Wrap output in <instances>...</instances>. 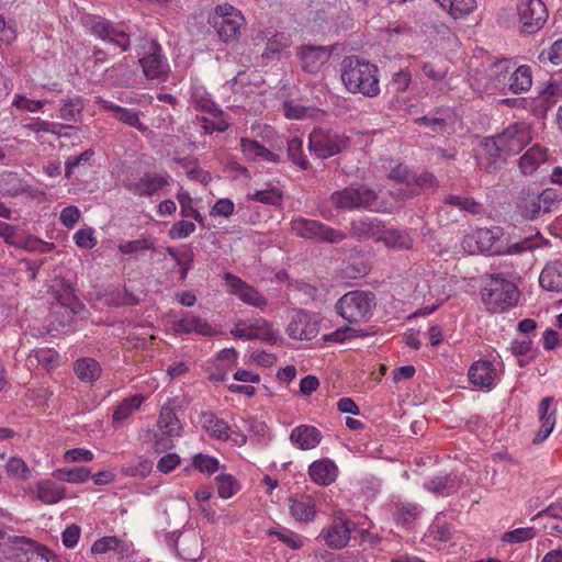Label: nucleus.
<instances>
[{"label": "nucleus", "mask_w": 562, "mask_h": 562, "mask_svg": "<svg viewBox=\"0 0 562 562\" xmlns=\"http://www.w3.org/2000/svg\"><path fill=\"white\" fill-rule=\"evenodd\" d=\"M217 494L223 499H228L240 490V484L232 474H221L215 477Z\"/></svg>", "instance_id": "obj_45"}, {"label": "nucleus", "mask_w": 562, "mask_h": 562, "mask_svg": "<svg viewBox=\"0 0 562 562\" xmlns=\"http://www.w3.org/2000/svg\"><path fill=\"white\" fill-rule=\"evenodd\" d=\"M559 204V195L554 189L539 191V214L550 213Z\"/></svg>", "instance_id": "obj_57"}, {"label": "nucleus", "mask_w": 562, "mask_h": 562, "mask_svg": "<svg viewBox=\"0 0 562 562\" xmlns=\"http://www.w3.org/2000/svg\"><path fill=\"white\" fill-rule=\"evenodd\" d=\"M389 194L395 201H407L416 195H418L417 187H413L412 184L397 183V186L393 187Z\"/></svg>", "instance_id": "obj_61"}, {"label": "nucleus", "mask_w": 562, "mask_h": 562, "mask_svg": "<svg viewBox=\"0 0 562 562\" xmlns=\"http://www.w3.org/2000/svg\"><path fill=\"white\" fill-rule=\"evenodd\" d=\"M55 476L68 483H83L91 476V471L86 467L59 469L55 472Z\"/></svg>", "instance_id": "obj_48"}, {"label": "nucleus", "mask_w": 562, "mask_h": 562, "mask_svg": "<svg viewBox=\"0 0 562 562\" xmlns=\"http://www.w3.org/2000/svg\"><path fill=\"white\" fill-rule=\"evenodd\" d=\"M537 536L535 527L516 528L502 535V541L505 543H521L533 539Z\"/></svg>", "instance_id": "obj_50"}, {"label": "nucleus", "mask_w": 562, "mask_h": 562, "mask_svg": "<svg viewBox=\"0 0 562 562\" xmlns=\"http://www.w3.org/2000/svg\"><path fill=\"white\" fill-rule=\"evenodd\" d=\"M203 427L207 434L217 440L229 441L235 447H243L247 442V436L239 429H232L224 420L215 414L210 413L203 415Z\"/></svg>", "instance_id": "obj_12"}, {"label": "nucleus", "mask_w": 562, "mask_h": 562, "mask_svg": "<svg viewBox=\"0 0 562 562\" xmlns=\"http://www.w3.org/2000/svg\"><path fill=\"white\" fill-rule=\"evenodd\" d=\"M9 543L24 552L26 562H52L55 558L54 552L46 546L24 536L10 537Z\"/></svg>", "instance_id": "obj_16"}, {"label": "nucleus", "mask_w": 562, "mask_h": 562, "mask_svg": "<svg viewBox=\"0 0 562 562\" xmlns=\"http://www.w3.org/2000/svg\"><path fill=\"white\" fill-rule=\"evenodd\" d=\"M158 429L159 432L155 434L153 441V448L156 452L171 449L173 439L182 436L183 426L169 403L161 407Z\"/></svg>", "instance_id": "obj_7"}, {"label": "nucleus", "mask_w": 562, "mask_h": 562, "mask_svg": "<svg viewBox=\"0 0 562 562\" xmlns=\"http://www.w3.org/2000/svg\"><path fill=\"white\" fill-rule=\"evenodd\" d=\"M468 376L473 386H492L496 378V370L490 361L479 360L472 363Z\"/></svg>", "instance_id": "obj_30"}, {"label": "nucleus", "mask_w": 562, "mask_h": 562, "mask_svg": "<svg viewBox=\"0 0 562 562\" xmlns=\"http://www.w3.org/2000/svg\"><path fill=\"white\" fill-rule=\"evenodd\" d=\"M331 52L327 46L306 45L299 48L297 56L304 71L316 72L329 58Z\"/></svg>", "instance_id": "obj_19"}, {"label": "nucleus", "mask_w": 562, "mask_h": 562, "mask_svg": "<svg viewBox=\"0 0 562 562\" xmlns=\"http://www.w3.org/2000/svg\"><path fill=\"white\" fill-rule=\"evenodd\" d=\"M323 435L319 429L312 425H299L294 427L290 435L293 446L301 450H311L316 448Z\"/></svg>", "instance_id": "obj_27"}, {"label": "nucleus", "mask_w": 562, "mask_h": 562, "mask_svg": "<svg viewBox=\"0 0 562 562\" xmlns=\"http://www.w3.org/2000/svg\"><path fill=\"white\" fill-rule=\"evenodd\" d=\"M229 292L239 297L245 304L262 308L267 305V299L254 286L249 285L240 278L226 272L224 274Z\"/></svg>", "instance_id": "obj_15"}, {"label": "nucleus", "mask_w": 562, "mask_h": 562, "mask_svg": "<svg viewBox=\"0 0 562 562\" xmlns=\"http://www.w3.org/2000/svg\"><path fill=\"white\" fill-rule=\"evenodd\" d=\"M516 207L526 220H536L539 216V191L531 187H522L516 195Z\"/></svg>", "instance_id": "obj_26"}, {"label": "nucleus", "mask_w": 562, "mask_h": 562, "mask_svg": "<svg viewBox=\"0 0 562 562\" xmlns=\"http://www.w3.org/2000/svg\"><path fill=\"white\" fill-rule=\"evenodd\" d=\"M249 199L263 204L278 205L281 202L282 194L278 189L271 188L268 190L257 191L250 195Z\"/></svg>", "instance_id": "obj_60"}, {"label": "nucleus", "mask_w": 562, "mask_h": 562, "mask_svg": "<svg viewBox=\"0 0 562 562\" xmlns=\"http://www.w3.org/2000/svg\"><path fill=\"white\" fill-rule=\"evenodd\" d=\"M384 225L376 218H366L351 224V233L358 239H374L380 241Z\"/></svg>", "instance_id": "obj_33"}, {"label": "nucleus", "mask_w": 562, "mask_h": 562, "mask_svg": "<svg viewBox=\"0 0 562 562\" xmlns=\"http://www.w3.org/2000/svg\"><path fill=\"white\" fill-rule=\"evenodd\" d=\"M419 514L420 509L417 505L397 503L395 504L393 516L396 525L409 528L415 522Z\"/></svg>", "instance_id": "obj_44"}, {"label": "nucleus", "mask_w": 562, "mask_h": 562, "mask_svg": "<svg viewBox=\"0 0 562 562\" xmlns=\"http://www.w3.org/2000/svg\"><path fill=\"white\" fill-rule=\"evenodd\" d=\"M375 296L371 292L350 291L336 303V311L349 323H358L371 316Z\"/></svg>", "instance_id": "obj_3"}, {"label": "nucleus", "mask_w": 562, "mask_h": 562, "mask_svg": "<svg viewBox=\"0 0 562 562\" xmlns=\"http://www.w3.org/2000/svg\"><path fill=\"white\" fill-rule=\"evenodd\" d=\"M530 140L529 126L524 123H514L508 125L503 133L497 135L492 144H486L490 153L492 148L496 153H505L507 155L518 154Z\"/></svg>", "instance_id": "obj_8"}, {"label": "nucleus", "mask_w": 562, "mask_h": 562, "mask_svg": "<svg viewBox=\"0 0 562 562\" xmlns=\"http://www.w3.org/2000/svg\"><path fill=\"white\" fill-rule=\"evenodd\" d=\"M109 551L115 552L121 558L128 557L133 551V542L121 537L105 536L95 540L91 547L93 554H104Z\"/></svg>", "instance_id": "obj_25"}, {"label": "nucleus", "mask_w": 562, "mask_h": 562, "mask_svg": "<svg viewBox=\"0 0 562 562\" xmlns=\"http://www.w3.org/2000/svg\"><path fill=\"white\" fill-rule=\"evenodd\" d=\"M288 158L294 165L299 166L301 169H307L310 166V161L306 156L303 154V140L293 137L288 140Z\"/></svg>", "instance_id": "obj_47"}, {"label": "nucleus", "mask_w": 562, "mask_h": 562, "mask_svg": "<svg viewBox=\"0 0 562 562\" xmlns=\"http://www.w3.org/2000/svg\"><path fill=\"white\" fill-rule=\"evenodd\" d=\"M322 535L329 548L341 549L350 540V528L346 520L339 519L330 524Z\"/></svg>", "instance_id": "obj_29"}, {"label": "nucleus", "mask_w": 562, "mask_h": 562, "mask_svg": "<svg viewBox=\"0 0 562 562\" xmlns=\"http://www.w3.org/2000/svg\"><path fill=\"white\" fill-rule=\"evenodd\" d=\"M106 72L109 77L120 86H130L134 76V72L125 63H120L115 66H112L111 68L106 69Z\"/></svg>", "instance_id": "obj_53"}, {"label": "nucleus", "mask_w": 562, "mask_h": 562, "mask_svg": "<svg viewBox=\"0 0 562 562\" xmlns=\"http://www.w3.org/2000/svg\"><path fill=\"white\" fill-rule=\"evenodd\" d=\"M548 158L547 149L540 145L531 146L518 160L521 173L532 175Z\"/></svg>", "instance_id": "obj_34"}, {"label": "nucleus", "mask_w": 562, "mask_h": 562, "mask_svg": "<svg viewBox=\"0 0 562 562\" xmlns=\"http://www.w3.org/2000/svg\"><path fill=\"white\" fill-rule=\"evenodd\" d=\"M5 472L9 477L26 481L31 476V471L23 459L12 457L5 464Z\"/></svg>", "instance_id": "obj_49"}, {"label": "nucleus", "mask_w": 562, "mask_h": 562, "mask_svg": "<svg viewBox=\"0 0 562 562\" xmlns=\"http://www.w3.org/2000/svg\"><path fill=\"white\" fill-rule=\"evenodd\" d=\"M74 371L83 383H93L101 375V367L93 358H81L74 363Z\"/></svg>", "instance_id": "obj_37"}, {"label": "nucleus", "mask_w": 562, "mask_h": 562, "mask_svg": "<svg viewBox=\"0 0 562 562\" xmlns=\"http://www.w3.org/2000/svg\"><path fill=\"white\" fill-rule=\"evenodd\" d=\"M270 535H276L280 541L285 543L292 550H299L303 547V537L290 529L270 530Z\"/></svg>", "instance_id": "obj_55"}, {"label": "nucleus", "mask_w": 562, "mask_h": 562, "mask_svg": "<svg viewBox=\"0 0 562 562\" xmlns=\"http://www.w3.org/2000/svg\"><path fill=\"white\" fill-rule=\"evenodd\" d=\"M531 85L532 72L527 65L519 66L508 78V88L515 94L528 91Z\"/></svg>", "instance_id": "obj_38"}, {"label": "nucleus", "mask_w": 562, "mask_h": 562, "mask_svg": "<svg viewBox=\"0 0 562 562\" xmlns=\"http://www.w3.org/2000/svg\"><path fill=\"white\" fill-rule=\"evenodd\" d=\"M319 322L321 318L318 314L299 310L291 318L286 327V334L293 339H313L319 333Z\"/></svg>", "instance_id": "obj_11"}, {"label": "nucleus", "mask_w": 562, "mask_h": 562, "mask_svg": "<svg viewBox=\"0 0 562 562\" xmlns=\"http://www.w3.org/2000/svg\"><path fill=\"white\" fill-rule=\"evenodd\" d=\"M350 145V139L342 133L327 128H314L308 136V148L317 158L333 157Z\"/></svg>", "instance_id": "obj_5"}, {"label": "nucleus", "mask_w": 562, "mask_h": 562, "mask_svg": "<svg viewBox=\"0 0 562 562\" xmlns=\"http://www.w3.org/2000/svg\"><path fill=\"white\" fill-rule=\"evenodd\" d=\"M60 117L66 121H77L83 110L81 98L67 99L63 101Z\"/></svg>", "instance_id": "obj_52"}, {"label": "nucleus", "mask_w": 562, "mask_h": 562, "mask_svg": "<svg viewBox=\"0 0 562 562\" xmlns=\"http://www.w3.org/2000/svg\"><path fill=\"white\" fill-rule=\"evenodd\" d=\"M453 19L471 14L476 8L475 0H435Z\"/></svg>", "instance_id": "obj_42"}, {"label": "nucleus", "mask_w": 562, "mask_h": 562, "mask_svg": "<svg viewBox=\"0 0 562 562\" xmlns=\"http://www.w3.org/2000/svg\"><path fill=\"white\" fill-rule=\"evenodd\" d=\"M380 241H382L387 248L397 250L411 249L413 246V239L408 233L397 229H386L385 227Z\"/></svg>", "instance_id": "obj_41"}, {"label": "nucleus", "mask_w": 562, "mask_h": 562, "mask_svg": "<svg viewBox=\"0 0 562 562\" xmlns=\"http://www.w3.org/2000/svg\"><path fill=\"white\" fill-rule=\"evenodd\" d=\"M171 181L170 176L165 173H145L138 181L130 183L126 188L134 194L140 196H151Z\"/></svg>", "instance_id": "obj_21"}, {"label": "nucleus", "mask_w": 562, "mask_h": 562, "mask_svg": "<svg viewBox=\"0 0 562 562\" xmlns=\"http://www.w3.org/2000/svg\"><path fill=\"white\" fill-rule=\"evenodd\" d=\"M291 231L300 237L306 239H318L331 244H338L346 238V235L328 225L304 217L295 218L291 222Z\"/></svg>", "instance_id": "obj_10"}, {"label": "nucleus", "mask_w": 562, "mask_h": 562, "mask_svg": "<svg viewBox=\"0 0 562 562\" xmlns=\"http://www.w3.org/2000/svg\"><path fill=\"white\" fill-rule=\"evenodd\" d=\"M517 16L521 34L532 35L540 31L548 20V10L542 0H519Z\"/></svg>", "instance_id": "obj_9"}, {"label": "nucleus", "mask_w": 562, "mask_h": 562, "mask_svg": "<svg viewBox=\"0 0 562 562\" xmlns=\"http://www.w3.org/2000/svg\"><path fill=\"white\" fill-rule=\"evenodd\" d=\"M538 412L541 426L532 439L535 445L543 442L554 429L557 422V408L553 406V398H542L539 403Z\"/></svg>", "instance_id": "obj_22"}, {"label": "nucleus", "mask_w": 562, "mask_h": 562, "mask_svg": "<svg viewBox=\"0 0 562 562\" xmlns=\"http://www.w3.org/2000/svg\"><path fill=\"white\" fill-rule=\"evenodd\" d=\"M240 146L241 151L247 159H260L274 164H279L281 161V157L278 154L272 153L271 150L266 148L261 143L255 139L241 138Z\"/></svg>", "instance_id": "obj_32"}, {"label": "nucleus", "mask_w": 562, "mask_h": 562, "mask_svg": "<svg viewBox=\"0 0 562 562\" xmlns=\"http://www.w3.org/2000/svg\"><path fill=\"white\" fill-rule=\"evenodd\" d=\"M117 250L123 255L136 254L143 250H155V240L147 236L135 240L120 243Z\"/></svg>", "instance_id": "obj_46"}, {"label": "nucleus", "mask_w": 562, "mask_h": 562, "mask_svg": "<svg viewBox=\"0 0 562 562\" xmlns=\"http://www.w3.org/2000/svg\"><path fill=\"white\" fill-rule=\"evenodd\" d=\"M481 296L488 311L498 313L514 307L518 302L519 292L513 282L495 274L486 282Z\"/></svg>", "instance_id": "obj_2"}, {"label": "nucleus", "mask_w": 562, "mask_h": 562, "mask_svg": "<svg viewBox=\"0 0 562 562\" xmlns=\"http://www.w3.org/2000/svg\"><path fill=\"white\" fill-rule=\"evenodd\" d=\"M172 330L179 335L199 334L203 336L213 335L214 331L211 325L203 321L201 317L184 313L182 317L175 321L171 325Z\"/></svg>", "instance_id": "obj_28"}, {"label": "nucleus", "mask_w": 562, "mask_h": 562, "mask_svg": "<svg viewBox=\"0 0 562 562\" xmlns=\"http://www.w3.org/2000/svg\"><path fill=\"white\" fill-rule=\"evenodd\" d=\"M231 334L235 338L248 340L259 339L271 345L281 340L278 331H274L271 325L265 319H256L247 326L245 324H237L231 330Z\"/></svg>", "instance_id": "obj_13"}, {"label": "nucleus", "mask_w": 562, "mask_h": 562, "mask_svg": "<svg viewBox=\"0 0 562 562\" xmlns=\"http://www.w3.org/2000/svg\"><path fill=\"white\" fill-rule=\"evenodd\" d=\"M93 156H94V150L87 149L83 153H81L79 156L68 158L65 162V177L67 179H70L74 173V169L76 167L86 165L87 162H89L92 159Z\"/></svg>", "instance_id": "obj_59"}, {"label": "nucleus", "mask_w": 562, "mask_h": 562, "mask_svg": "<svg viewBox=\"0 0 562 562\" xmlns=\"http://www.w3.org/2000/svg\"><path fill=\"white\" fill-rule=\"evenodd\" d=\"M147 79H162L169 72V65L160 45L153 41L145 55L138 60Z\"/></svg>", "instance_id": "obj_14"}, {"label": "nucleus", "mask_w": 562, "mask_h": 562, "mask_svg": "<svg viewBox=\"0 0 562 562\" xmlns=\"http://www.w3.org/2000/svg\"><path fill=\"white\" fill-rule=\"evenodd\" d=\"M448 206L457 207L460 212H469L471 214H477L480 212V204L475 201L463 198L460 195H446L443 199V205L439 209V215L442 213H448Z\"/></svg>", "instance_id": "obj_43"}, {"label": "nucleus", "mask_w": 562, "mask_h": 562, "mask_svg": "<svg viewBox=\"0 0 562 562\" xmlns=\"http://www.w3.org/2000/svg\"><path fill=\"white\" fill-rule=\"evenodd\" d=\"M307 472L312 482L321 486H328L337 480L339 469L331 459L322 458L313 461L310 464Z\"/></svg>", "instance_id": "obj_23"}, {"label": "nucleus", "mask_w": 562, "mask_h": 562, "mask_svg": "<svg viewBox=\"0 0 562 562\" xmlns=\"http://www.w3.org/2000/svg\"><path fill=\"white\" fill-rule=\"evenodd\" d=\"M457 476L452 474L437 475L425 483V487L437 495L448 496L458 488Z\"/></svg>", "instance_id": "obj_39"}, {"label": "nucleus", "mask_w": 562, "mask_h": 562, "mask_svg": "<svg viewBox=\"0 0 562 562\" xmlns=\"http://www.w3.org/2000/svg\"><path fill=\"white\" fill-rule=\"evenodd\" d=\"M193 465L200 472L212 475L220 469V461L215 457L199 453L193 458Z\"/></svg>", "instance_id": "obj_54"}, {"label": "nucleus", "mask_w": 562, "mask_h": 562, "mask_svg": "<svg viewBox=\"0 0 562 562\" xmlns=\"http://www.w3.org/2000/svg\"><path fill=\"white\" fill-rule=\"evenodd\" d=\"M539 283L544 290L562 292V261L548 263L540 273Z\"/></svg>", "instance_id": "obj_35"}, {"label": "nucleus", "mask_w": 562, "mask_h": 562, "mask_svg": "<svg viewBox=\"0 0 562 562\" xmlns=\"http://www.w3.org/2000/svg\"><path fill=\"white\" fill-rule=\"evenodd\" d=\"M411 184L417 187L418 194L428 193L434 192L438 188V180L432 173L423 171L419 175L414 173V180H411Z\"/></svg>", "instance_id": "obj_51"}, {"label": "nucleus", "mask_w": 562, "mask_h": 562, "mask_svg": "<svg viewBox=\"0 0 562 562\" xmlns=\"http://www.w3.org/2000/svg\"><path fill=\"white\" fill-rule=\"evenodd\" d=\"M210 23L216 30L221 41L225 43L236 41L245 24L241 12L229 3L218 4L210 16Z\"/></svg>", "instance_id": "obj_4"}, {"label": "nucleus", "mask_w": 562, "mask_h": 562, "mask_svg": "<svg viewBox=\"0 0 562 562\" xmlns=\"http://www.w3.org/2000/svg\"><path fill=\"white\" fill-rule=\"evenodd\" d=\"M147 400L143 394H134L124 398L113 413V422L120 423L126 420L133 413L138 411L142 404Z\"/></svg>", "instance_id": "obj_40"}, {"label": "nucleus", "mask_w": 562, "mask_h": 562, "mask_svg": "<svg viewBox=\"0 0 562 562\" xmlns=\"http://www.w3.org/2000/svg\"><path fill=\"white\" fill-rule=\"evenodd\" d=\"M194 229V223L190 221H178L171 226L169 231V236L173 239L186 238L190 234H192Z\"/></svg>", "instance_id": "obj_64"}, {"label": "nucleus", "mask_w": 562, "mask_h": 562, "mask_svg": "<svg viewBox=\"0 0 562 562\" xmlns=\"http://www.w3.org/2000/svg\"><path fill=\"white\" fill-rule=\"evenodd\" d=\"M376 192L366 186L347 187L333 192L330 195L331 203L341 210H379L376 207Z\"/></svg>", "instance_id": "obj_6"}, {"label": "nucleus", "mask_w": 562, "mask_h": 562, "mask_svg": "<svg viewBox=\"0 0 562 562\" xmlns=\"http://www.w3.org/2000/svg\"><path fill=\"white\" fill-rule=\"evenodd\" d=\"M91 30L100 38L115 44L122 50H127L130 46V36L120 26L111 23L110 21L99 19L93 21Z\"/></svg>", "instance_id": "obj_18"}, {"label": "nucleus", "mask_w": 562, "mask_h": 562, "mask_svg": "<svg viewBox=\"0 0 562 562\" xmlns=\"http://www.w3.org/2000/svg\"><path fill=\"white\" fill-rule=\"evenodd\" d=\"M198 120L201 122V127L206 134H212L215 131L225 132L228 127V123L223 119V116H215V120H209L205 116H198Z\"/></svg>", "instance_id": "obj_63"}, {"label": "nucleus", "mask_w": 562, "mask_h": 562, "mask_svg": "<svg viewBox=\"0 0 562 562\" xmlns=\"http://www.w3.org/2000/svg\"><path fill=\"white\" fill-rule=\"evenodd\" d=\"M341 80L351 93L373 98L380 93L378 67L367 60L350 56L342 60Z\"/></svg>", "instance_id": "obj_1"}, {"label": "nucleus", "mask_w": 562, "mask_h": 562, "mask_svg": "<svg viewBox=\"0 0 562 562\" xmlns=\"http://www.w3.org/2000/svg\"><path fill=\"white\" fill-rule=\"evenodd\" d=\"M53 289L58 304L69 308L72 314H80L85 310V305L75 295L72 285L65 279H60Z\"/></svg>", "instance_id": "obj_31"}, {"label": "nucleus", "mask_w": 562, "mask_h": 562, "mask_svg": "<svg viewBox=\"0 0 562 562\" xmlns=\"http://www.w3.org/2000/svg\"><path fill=\"white\" fill-rule=\"evenodd\" d=\"M289 510L292 518L299 522L313 521L317 513L315 499L306 494L290 497Z\"/></svg>", "instance_id": "obj_24"}, {"label": "nucleus", "mask_w": 562, "mask_h": 562, "mask_svg": "<svg viewBox=\"0 0 562 562\" xmlns=\"http://www.w3.org/2000/svg\"><path fill=\"white\" fill-rule=\"evenodd\" d=\"M539 245L540 243L536 241V237H526L522 240L513 244L503 243L502 255L521 254L526 250L533 249Z\"/></svg>", "instance_id": "obj_56"}, {"label": "nucleus", "mask_w": 562, "mask_h": 562, "mask_svg": "<svg viewBox=\"0 0 562 562\" xmlns=\"http://www.w3.org/2000/svg\"><path fill=\"white\" fill-rule=\"evenodd\" d=\"M36 495L37 499H40L42 503L53 505L60 502L65 497L66 490L64 486L53 481L44 480L37 482Z\"/></svg>", "instance_id": "obj_36"}, {"label": "nucleus", "mask_w": 562, "mask_h": 562, "mask_svg": "<svg viewBox=\"0 0 562 562\" xmlns=\"http://www.w3.org/2000/svg\"><path fill=\"white\" fill-rule=\"evenodd\" d=\"M456 121V113L451 108H436L424 116L416 117L415 124L427 126L434 133H443Z\"/></svg>", "instance_id": "obj_17"}, {"label": "nucleus", "mask_w": 562, "mask_h": 562, "mask_svg": "<svg viewBox=\"0 0 562 562\" xmlns=\"http://www.w3.org/2000/svg\"><path fill=\"white\" fill-rule=\"evenodd\" d=\"M25 127L35 133L44 132V133L57 134L59 136H60V134L57 131V128L75 130V127L70 126V125L56 124V123H50V122L41 121V120L35 121L30 124H26Z\"/></svg>", "instance_id": "obj_62"}, {"label": "nucleus", "mask_w": 562, "mask_h": 562, "mask_svg": "<svg viewBox=\"0 0 562 562\" xmlns=\"http://www.w3.org/2000/svg\"><path fill=\"white\" fill-rule=\"evenodd\" d=\"M119 121L127 124L128 126L135 127L139 132L147 131V126L140 122L138 111L121 108L115 116Z\"/></svg>", "instance_id": "obj_58"}, {"label": "nucleus", "mask_w": 562, "mask_h": 562, "mask_svg": "<svg viewBox=\"0 0 562 562\" xmlns=\"http://www.w3.org/2000/svg\"><path fill=\"white\" fill-rule=\"evenodd\" d=\"M502 235L503 229L501 227L479 228L473 233L471 239L475 241L481 252L499 256L502 255L503 245Z\"/></svg>", "instance_id": "obj_20"}]
</instances>
